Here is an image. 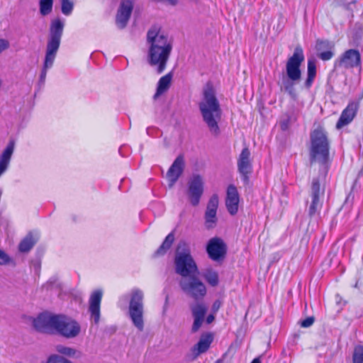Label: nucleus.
<instances>
[{
    "mask_svg": "<svg viewBox=\"0 0 363 363\" xmlns=\"http://www.w3.org/2000/svg\"><path fill=\"white\" fill-rule=\"evenodd\" d=\"M33 325L40 333L57 335L66 339L77 337L82 330L80 323L73 318L48 311L34 318Z\"/></svg>",
    "mask_w": 363,
    "mask_h": 363,
    "instance_id": "1",
    "label": "nucleus"
},
{
    "mask_svg": "<svg viewBox=\"0 0 363 363\" xmlns=\"http://www.w3.org/2000/svg\"><path fill=\"white\" fill-rule=\"evenodd\" d=\"M148 64L155 67L158 74L164 71L172 50V40L158 26H152L147 33Z\"/></svg>",
    "mask_w": 363,
    "mask_h": 363,
    "instance_id": "2",
    "label": "nucleus"
},
{
    "mask_svg": "<svg viewBox=\"0 0 363 363\" xmlns=\"http://www.w3.org/2000/svg\"><path fill=\"white\" fill-rule=\"evenodd\" d=\"M199 106L203 120L211 133L218 136L220 134L218 123L220 120L222 111L215 90L210 83L206 84L203 87L202 99Z\"/></svg>",
    "mask_w": 363,
    "mask_h": 363,
    "instance_id": "3",
    "label": "nucleus"
},
{
    "mask_svg": "<svg viewBox=\"0 0 363 363\" xmlns=\"http://www.w3.org/2000/svg\"><path fill=\"white\" fill-rule=\"evenodd\" d=\"M310 162L326 164L329 160L330 143L326 133L322 128L315 129L311 133Z\"/></svg>",
    "mask_w": 363,
    "mask_h": 363,
    "instance_id": "4",
    "label": "nucleus"
},
{
    "mask_svg": "<svg viewBox=\"0 0 363 363\" xmlns=\"http://www.w3.org/2000/svg\"><path fill=\"white\" fill-rule=\"evenodd\" d=\"M174 269L175 272L182 278L199 274L197 264L191 255L189 245L185 242H180L178 244L174 257Z\"/></svg>",
    "mask_w": 363,
    "mask_h": 363,
    "instance_id": "5",
    "label": "nucleus"
},
{
    "mask_svg": "<svg viewBox=\"0 0 363 363\" xmlns=\"http://www.w3.org/2000/svg\"><path fill=\"white\" fill-rule=\"evenodd\" d=\"M144 292L134 288L129 294L128 315L133 325L140 332L145 327L144 321Z\"/></svg>",
    "mask_w": 363,
    "mask_h": 363,
    "instance_id": "6",
    "label": "nucleus"
},
{
    "mask_svg": "<svg viewBox=\"0 0 363 363\" xmlns=\"http://www.w3.org/2000/svg\"><path fill=\"white\" fill-rule=\"evenodd\" d=\"M179 286L187 296L195 301L201 300L206 295V285L196 275L181 278Z\"/></svg>",
    "mask_w": 363,
    "mask_h": 363,
    "instance_id": "7",
    "label": "nucleus"
},
{
    "mask_svg": "<svg viewBox=\"0 0 363 363\" xmlns=\"http://www.w3.org/2000/svg\"><path fill=\"white\" fill-rule=\"evenodd\" d=\"M65 21L57 18L50 23L45 53L56 55L60 48L63 34Z\"/></svg>",
    "mask_w": 363,
    "mask_h": 363,
    "instance_id": "8",
    "label": "nucleus"
},
{
    "mask_svg": "<svg viewBox=\"0 0 363 363\" xmlns=\"http://www.w3.org/2000/svg\"><path fill=\"white\" fill-rule=\"evenodd\" d=\"M204 192V179L199 174H193L188 179L186 196L193 206L199 205Z\"/></svg>",
    "mask_w": 363,
    "mask_h": 363,
    "instance_id": "9",
    "label": "nucleus"
},
{
    "mask_svg": "<svg viewBox=\"0 0 363 363\" xmlns=\"http://www.w3.org/2000/svg\"><path fill=\"white\" fill-rule=\"evenodd\" d=\"M304 60L303 49L300 45H297L294 52L286 64V73L287 77L293 81L299 82L301 78V65Z\"/></svg>",
    "mask_w": 363,
    "mask_h": 363,
    "instance_id": "10",
    "label": "nucleus"
},
{
    "mask_svg": "<svg viewBox=\"0 0 363 363\" xmlns=\"http://www.w3.org/2000/svg\"><path fill=\"white\" fill-rule=\"evenodd\" d=\"M250 155L251 153L248 147H245L242 149L238 159V171L245 184H248L250 176L252 173V164L250 160Z\"/></svg>",
    "mask_w": 363,
    "mask_h": 363,
    "instance_id": "11",
    "label": "nucleus"
},
{
    "mask_svg": "<svg viewBox=\"0 0 363 363\" xmlns=\"http://www.w3.org/2000/svg\"><path fill=\"white\" fill-rule=\"evenodd\" d=\"M323 194L324 190L320 189L319 179L318 178H313L310 193L311 201L308 208V216L310 217L314 216L321 208L323 205L321 196H323Z\"/></svg>",
    "mask_w": 363,
    "mask_h": 363,
    "instance_id": "12",
    "label": "nucleus"
},
{
    "mask_svg": "<svg viewBox=\"0 0 363 363\" xmlns=\"http://www.w3.org/2000/svg\"><path fill=\"white\" fill-rule=\"evenodd\" d=\"M134 0H121L117 11L116 23L118 28H124L131 16Z\"/></svg>",
    "mask_w": 363,
    "mask_h": 363,
    "instance_id": "13",
    "label": "nucleus"
},
{
    "mask_svg": "<svg viewBox=\"0 0 363 363\" xmlns=\"http://www.w3.org/2000/svg\"><path fill=\"white\" fill-rule=\"evenodd\" d=\"M184 167V155H180L174 160L166 174L169 188H172L175 184L177 181L183 174Z\"/></svg>",
    "mask_w": 363,
    "mask_h": 363,
    "instance_id": "14",
    "label": "nucleus"
},
{
    "mask_svg": "<svg viewBox=\"0 0 363 363\" xmlns=\"http://www.w3.org/2000/svg\"><path fill=\"white\" fill-rule=\"evenodd\" d=\"M218 206V198L216 195H213L208 201L204 216V224L207 229H211L216 226L217 222L216 212Z\"/></svg>",
    "mask_w": 363,
    "mask_h": 363,
    "instance_id": "15",
    "label": "nucleus"
},
{
    "mask_svg": "<svg viewBox=\"0 0 363 363\" xmlns=\"http://www.w3.org/2000/svg\"><path fill=\"white\" fill-rule=\"evenodd\" d=\"M224 242L218 238L211 239L206 246V251L209 257L214 260L218 261L224 256Z\"/></svg>",
    "mask_w": 363,
    "mask_h": 363,
    "instance_id": "16",
    "label": "nucleus"
},
{
    "mask_svg": "<svg viewBox=\"0 0 363 363\" xmlns=\"http://www.w3.org/2000/svg\"><path fill=\"white\" fill-rule=\"evenodd\" d=\"M357 109L358 106L356 103H350L341 113V115L336 123V128L341 129L344 126L350 123L355 117Z\"/></svg>",
    "mask_w": 363,
    "mask_h": 363,
    "instance_id": "17",
    "label": "nucleus"
},
{
    "mask_svg": "<svg viewBox=\"0 0 363 363\" xmlns=\"http://www.w3.org/2000/svg\"><path fill=\"white\" fill-rule=\"evenodd\" d=\"M340 65L345 68H353L360 67L361 55L357 50L350 49L345 51L340 61Z\"/></svg>",
    "mask_w": 363,
    "mask_h": 363,
    "instance_id": "18",
    "label": "nucleus"
},
{
    "mask_svg": "<svg viewBox=\"0 0 363 363\" xmlns=\"http://www.w3.org/2000/svg\"><path fill=\"white\" fill-rule=\"evenodd\" d=\"M103 291L101 289L94 291L90 296L89 303V311L94 318V323L96 324L100 319V305L102 298Z\"/></svg>",
    "mask_w": 363,
    "mask_h": 363,
    "instance_id": "19",
    "label": "nucleus"
},
{
    "mask_svg": "<svg viewBox=\"0 0 363 363\" xmlns=\"http://www.w3.org/2000/svg\"><path fill=\"white\" fill-rule=\"evenodd\" d=\"M15 149L14 140H10L0 154V177L8 170Z\"/></svg>",
    "mask_w": 363,
    "mask_h": 363,
    "instance_id": "20",
    "label": "nucleus"
},
{
    "mask_svg": "<svg viewBox=\"0 0 363 363\" xmlns=\"http://www.w3.org/2000/svg\"><path fill=\"white\" fill-rule=\"evenodd\" d=\"M213 342V336L211 333L202 334L199 342L191 348L193 359H196L200 354L206 352Z\"/></svg>",
    "mask_w": 363,
    "mask_h": 363,
    "instance_id": "21",
    "label": "nucleus"
},
{
    "mask_svg": "<svg viewBox=\"0 0 363 363\" xmlns=\"http://www.w3.org/2000/svg\"><path fill=\"white\" fill-rule=\"evenodd\" d=\"M334 45L327 40H318L316 41L315 49L317 50L318 57L323 61L330 60L334 52L332 51Z\"/></svg>",
    "mask_w": 363,
    "mask_h": 363,
    "instance_id": "22",
    "label": "nucleus"
},
{
    "mask_svg": "<svg viewBox=\"0 0 363 363\" xmlns=\"http://www.w3.org/2000/svg\"><path fill=\"white\" fill-rule=\"evenodd\" d=\"M240 194L234 184H228V213L235 215L238 211Z\"/></svg>",
    "mask_w": 363,
    "mask_h": 363,
    "instance_id": "23",
    "label": "nucleus"
},
{
    "mask_svg": "<svg viewBox=\"0 0 363 363\" xmlns=\"http://www.w3.org/2000/svg\"><path fill=\"white\" fill-rule=\"evenodd\" d=\"M172 77V73L169 72L160 79L157 83V91L155 94V98L158 97L159 96L162 95L169 89V88L170 87Z\"/></svg>",
    "mask_w": 363,
    "mask_h": 363,
    "instance_id": "24",
    "label": "nucleus"
},
{
    "mask_svg": "<svg viewBox=\"0 0 363 363\" xmlns=\"http://www.w3.org/2000/svg\"><path fill=\"white\" fill-rule=\"evenodd\" d=\"M56 55L45 53L43 68L40 75V82L44 83L46 79L47 72L52 68L54 65Z\"/></svg>",
    "mask_w": 363,
    "mask_h": 363,
    "instance_id": "25",
    "label": "nucleus"
},
{
    "mask_svg": "<svg viewBox=\"0 0 363 363\" xmlns=\"http://www.w3.org/2000/svg\"><path fill=\"white\" fill-rule=\"evenodd\" d=\"M37 238H35L32 233H29L20 242L18 246L19 251L21 252H28L33 248V247L37 242Z\"/></svg>",
    "mask_w": 363,
    "mask_h": 363,
    "instance_id": "26",
    "label": "nucleus"
},
{
    "mask_svg": "<svg viewBox=\"0 0 363 363\" xmlns=\"http://www.w3.org/2000/svg\"><path fill=\"white\" fill-rule=\"evenodd\" d=\"M316 75V65L314 60H308L307 65V79L305 82V86L309 89Z\"/></svg>",
    "mask_w": 363,
    "mask_h": 363,
    "instance_id": "27",
    "label": "nucleus"
},
{
    "mask_svg": "<svg viewBox=\"0 0 363 363\" xmlns=\"http://www.w3.org/2000/svg\"><path fill=\"white\" fill-rule=\"evenodd\" d=\"M174 240V235L173 233H170L167 235L164 240L160 245V247L155 252V255L157 256H161L164 255L167 250L170 248L172 246L173 242Z\"/></svg>",
    "mask_w": 363,
    "mask_h": 363,
    "instance_id": "28",
    "label": "nucleus"
},
{
    "mask_svg": "<svg viewBox=\"0 0 363 363\" xmlns=\"http://www.w3.org/2000/svg\"><path fill=\"white\" fill-rule=\"evenodd\" d=\"M205 280L212 286H216L219 283L218 272L212 268H206L203 272Z\"/></svg>",
    "mask_w": 363,
    "mask_h": 363,
    "instance_id": "29",
    "label": "nucleus"
},
{
    "mask_svg": "<svg viewBox=\"0 0 363 363\" xmlns=\"http://www.w3.org/2000/svg\"><path fill=\"white\" fill-rule=\"evenodd\" d=\"M298 81H293L290 78L283 76L281 80V89H284L291 96H295L294 85L298 83Z\"/></svg>",
    "mask_w": 363,
    "mask_h": 363,
    "instance_id": "30",
    "label": "nucleus"
},
{
    "mask_svg": "<svg viewBox=\"0 0 363 363\" xmlns=\"http://www.w3.org/2000/svg\"><path fill=\"white\" fill-rule=\"evenodd\" d=\"M53 0H40V13L45 16L50 14L52 11Z\"/></svg>",
    "mask_w": 363,
    "mask_h": 363,
    "instance_id": "31",
    "label": "nucleus"
},
{
    "mask_svg": "<svg viewBox=\"0 0 363 363\" xmlns=\"http://www.w3.org/2000/svg\"><path fill=\"white\" fill-rule=\"evenodd\" d=\"M194 318H204L207 311V307L203 303H196L191 307Z\"/></svg>",
    "mask_w": 363,
    "mask_h": 363,
    "instance_id": "32",
    "label": "nucleus"
},
{
    "mask_svg": "<svg viewBox=\"0 0 363 363\" xmlns=\"http://www.w3.org/2000/svg\"><path fill=\"white\" fill-rule=\"evenodd\" d=\"M55 350L58 353L69 357H74L77 352L76 350H74V348L67 347L62 345H57L55 347Z\"/></svg>",
    "mask_w": 363,
    "mask_h": 363,
    "instance_id": "33",
    "label": "nucleus"
},
{
    "mask_svg": "<svg viewBox=\"0 0 363 363\" xmlns=\"http://www.w3.org/2000/svg\"><path fill=\"white\" fill-rule=\"evenodd\" d=\"M73 9L74 3L72 0H61V11L64 15H71Z\"/></svg>",
    "mask_w": 363,
    "mask_h": 363,
    "instance_id": "34",
    "label": "nucleus"
},
{
    "mask_svg": "<svg viewBox=\"0 0 363 363\" xmlns=\"http://www.w3.org/2000/svg\"><path fill=\"white\" fill-rule=\"evenodd\" d=\"M353 363H363V346L357 345L354 347L353 356Z\"/></svg>",
    "mask_w": 363,
    "mask_h": 363,
    "instance_id": "35",
    "label": "nucleus"
},
{
    "mask_svg": "<svg viewBox=\"0 0 363 363\" xmlns=\"http://www.w3.org/2000/svg\"><path fill=\"white\" fill-rule=\"evenodd\" d=\"M46 363H72L71 361L67 359L60 356L58 354H52L50 355Z\"/></svg>",
    "mask_w": 363,
    "mask_h": 363,
    "instance_id": "36",
    "label": "nucleus"
},
{
    "mask_svg": "<svg viewBox=\"0 0 363 363\" xmlns=\"http://www.w3.org/2000/svg\"><path fill=\"white\" fill-rule=\"evenodd\" d=\"M194 320L191 328V332L194 333L199 330L203 322L204 318H194Z\"/></svg>",
    "mask_w": 363,
    "mask_h": 363,
    "instance_id": "37",
    "label": "nucleus"
},
{
    "mask_svg": "<svg viewBox=\"0 0 363 363\" xmlns=\"http://www.w3.org/2000/svg\"><path fill=\"white\" fill-rule=\"evenodd\" d=\"M314 321L315 318L313 316L308 317L301 322V326L305 328H309L314 323Z\"/></svg>",
    "mask_w": 363,
    "mask_h": 363,
    "instance_id": "38",
    "label": "nucleus"
},
{
    "mask_svg": "<svg viewBox=\"0 0 363 363\" xmlns=\"http://www.w3.org/2000/svg\"><path fill=\"white\" fill-rule=\"evenodd\" d=\"M11 262L9 256L0 249V265L6 264Z\"/></svg>",
    "mask_w": 363,
    "mask_h": 363,
    "instance_id": "39",
    "label": "nucleus"
},
{
    "mask_svg": "<svg viewBox=\"0 0 363 363\" xmlns=\"http://www.w3.org/2000/svg\"><path fill=\"white\" fill-rule=\"evenodd\" d=\"M9 47V43L7 40L0 39V53L4 50L8 49Z\"/></svg>",
    "mask_w": 363,
    "mask_h": 363,
    "instance_id": "40",
    "label": "nucleus"
},
{
    "mask_svg": "<svg viewBox=\"0 0 363 363\" xmlns=\"http://www.w3.org/2000/svg\"><path fill=\"white\" fill-rule=\"evenodd\" d=\"M288 120L284 121L281 123V128L283 130H286L288 128Z\"/></svg>",
    "mask_w": 363,
    "mask_h": 363,
    "instance_id": "41",
    "label": "nucleus"
},
{
    "mask_svg": "<svg viewBox=\"0 0 363 363\" xmlns=\"http://www.w3.org/2000/svg\"><path fill=\"white\" fill-rule=\"evenodd\" d=\"M220 306V302L219 301H216L214 302V303L213 305V310L214 311H216L218 310Z\"/></svg>",
    "mask_w": 363,
    "mask_h": 363,
    "instance_id": "42",
    "label": "nucleus"
},
{
    "mask_svg": "<svg viewBox=\"0 0 363 363\" xmlns=\"http://www.w3.org/2000/svg\"><path fill=\"white\" fill-rule=\"evenodd\" d=\"M214 320V316L212 314H210L209 315L207 316L206 318V323L210 324Z\"/></svg>",
    "mask_w": 363,
    "mask_h": 363,
    "instance_id": "43",
    "label": "nucleus"
},
{
    "mask_svg": "<svg viewBox=\"0 0 363 363\" xmlns=\"http://www.w3.org/2000/svg\"><path fill=\"white\" fill-rule=\"evenodd\" d=\"M251 363H261V362L259 358H255L252 361Z\"/></svg>",
    "mask_w": 363,
    "mask_h": 363,
    "instance_id": "44",
    "label": "nucleus"
},
{
    "mask_svg": "<svg viewBox=\"0 0 363 363\" xmlns=\"http://www.w3.org/2000/svg\"><path fill=\"white\" fill-rule=\"evenodd\" d=\"M122 299L126 300V299H127L126 296H122V297L120 298V302L122 301Z\"/></svg>",
    "mask_w": 363,
    "mask_h": 363,
    "instance_id": "45",
    "label": "nucleus"
},
{
    "mask_svg": "<svg viewBox=\"0 0 363 363\" xmlns=\"http://www.w3.org/2000/svg\"><path fill=\"white\" fill-rule=\"evenodd\" d=\"M216 363H220V360H218V361L216 362Z\"/></svg>",
    "mask_w": 363,
    "mask_h": 363,
    "instance_id": "46",
    "label": "nucleus"
},
{
    "mask_svg": "<svg viewBox=\"0 0 363 363\" xmlns=\"http://www.w3.org/2000/svg\"><path fill=\"white\" fill-rule=\"evenodd\" d=\"M228 199L227 197L225 198V203H227Z\"/></svg>",
    "mask_w": 363,
    "mask_h": 363,
    "instance_id": "47",
    "label": "nucleus"
}]
</instances>
